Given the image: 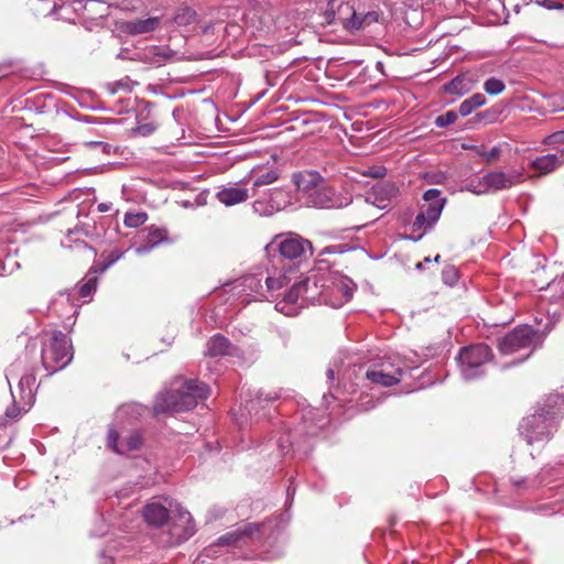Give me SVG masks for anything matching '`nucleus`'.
I'll return each instance as SVG.
<instances>
[{
    "mask_svg": "<svg viewBox=\"0 0 564 564\" xmlns=\"http://www.w3.org/2000/svg\"><path fill=\"white\" fill-rule=\"evenodd\" d=\"M344 4L341 0H328L327 7L323 12L324 21L327 24H337L339 18V6Z\"/></svg>",
    "mask_w": 564,
    "mask_h": 564,
    "instance_id": "28",
    "label": "nucleus"
},
{
    "mask_svg": "<svg viewBox=\"0 0 564 564\" xmlns=\"http://www.w3.org/2000/svg\"><path fill=\"white\" fill-rule=\"evenodd\" d=\"M213 28H214V25H213V24H207V25H205V26H204V29H203V33H204V34H208V33H209V31H210Z\"/></svg>",
    "mask_w": 564,
    "mask_h": 564,
    "instance_id": "54",
    "label": "nucleus"
},
{
    "mask_svg": "<svg viewBox=\"0 0 564 564\" xmlns=\"http://www.w3.org/2000/svg\"><path fill=\"white\" fill-rule=\"evenodd\" d=\"M457 118H458L457 112H455L454 110H448L445 113L436 117L435 124L438 128H444V127L453 124L457 120Z\"/></svg>",
    "mask_w": 564,
    "mask_h": 564,
    "instance_id": "37",
    "label": "nucleus"
},
{
    "mask_svg": "<svg viewBox=\"0 0 564 564\" xmlns=\"http://www.w3.org/2000/svg\"><path fill=\"white\" fill-rule=\"evenodd\" d=\"M235 347L228 338L216 334L206 343L205 356L216 358L232 355Z\"/></svg>",
    "mask_w": 564,
    "mask_h": 564,
    "instance_id": "16",
    "label": "nucleus"
},
{
    "mask_svg": "<svg viewBox=\"0 0 564 564\" xmlns=\"http://www.w3.org/2000/svg\"><path fill=\"white\" fill-rule=\"evenodd\" d=\"M398 193L399 188L395 186V184L390 182L378 184L373 187L372 192L375 200L380 208H386L387 202L395 198Z\"/></svg>",
    "mask_w": 564,
    "mask_h": 564,
    "instance_id": "21",
    "label": "nucleus"
},
{
    "mask_svg": "<svg viewBox=\"0 0 564 564\" xmlns=\"http://www.w3.org/2000/svg\"><path fill=\"white\" fill-rule=\"evenodd\" d=\"M173 20L180 26H187L197 21V12L189 7H182L177 9Z\"/></svg>",
    "mask_w": 564,
    "mask_h": 564,
    "instance_id": "27",
    "label": "nucleus"
},
{
    "mask_svg": "<svg viewBox=\"0 0 564 564\" xmlns=\"http://www.w3.org/2000/svg\"><path fill=\"white\" fill-rule=\"evenodd\" d=\"M280 254L290 260L306 259L312 256V243L295 234L286 235L279 243Z\"/></svg>",
    "mask_w": 564,
    "mask_h": 564,
    "instance_id": "6",
    "label": "nucleus"
},
{
    "mask_svg": "<svg viewBox=\"0 0 564 564\" xmlns=\"http://www.w3.org/2000/svg\"><path fill=\"white\" fill-rule=\"evenodd\" d=\"M458 278V270L454 265H447L442 271V280L447 285H454Z\"/></svg>",
    "mask_w": 564,
    "mask_h": 564,
    "instance_id": "38",
    "label": "nucleus"
},
{
    "mask_svg": "<svg viewBox=\"0 0 564 564\" xmlns=\"http://www.w3.org/2000/svg\"><path fill=\"white\" fill-rule=\"evenodd\" d=\"M279 398H280V393L276 391H272V392H268V393L259 392L257 400H251L249 402L248 408H249V410H253L257 404L261 405L262 402H274Z\"/></svg>",
    "mask_w": 564,
    "mask_h": 564,
    "instance_id": "35",
    "label": "nucleus"
},
{
    "mask_svg": "<svg viewBox=\"0 0 564 564\" xmlns=\"http://www.w3.org/2000/svg\"><path fill=\"white\" fill-rule=\"evenodd\" d=\"M375 368H377L378 370H380L383 373H389V375L397 377V379H399V381L401 380V377L404 372V369L399 359L388 358L387 360H382Z\"/></svg>",
    "mask_w": 564,
    "mask_h": 564,
    "instance_id": "26",
    "label": "nucleus"
},
{
    "mask_svg": "<svg viewBox=\"0 0 564 564\" xmlns=\"http://www.w3.org/2000/svg\"><path fill=\"white\" fill-rule=\"evenodd\" d=\"M85 145L90 149H100L101 152L107 154L112 151V145L102 141H87Z\"/></svg>",
    "mask_w": 564,
    "mask_h": 564,
    "instance_id": "45",
    "label": "nucleus"
},
{
    "mask_svg": "<svg viewBox=\"0 0 564 564\" xmlns=\"http://www.w3.org/2000/svg\"><path fill=\"white\" fill-rule=\"evenodd\" d=\"M486 116H487V112H478L476 117H477L478 119H482V118H485Z\"/></svg>",
    "mask_w": 564,
    "mask_h": 564,
    "instance_id": "56",
    "label": "nucleus"
},
{
    "mask_svg": "<svg viewBox=\"0 0 564 564\" xmlns=\"http://www.w3.org/2000/svg\"><path fill=\"white\" fill-rule=\"evenodd\" d=\"M366 176H370L373 178H380L386 175V169L382 166H372L369 167L367 172L364 173Z\"/></svg>",
    "mask_w": 564,
    "mask_h": 564,
    "instance_id": "47",
    "label": "nucleus"
},
{
    "mask_svg": "<svg viewBox=\"0 0 564 564\" xmlns=\"http://www.w3.org/2000/svg\"><path fill=\"white\" fill-rule=\"evenodd\" d=\"M209 394V387L198 380H185L182 388L161 393L154 404V411L183 412L193 410L198 401L206 400Z\"/></svg>",
    "mask_w": 564,
    "mask_h": 564,
    "instance_id": "2",
    "label": "nucleus"
},
{
    "mask_svg": "<svg viewBox=\"0 0 564 564\" xmlns=\"http://www.w3.org/2000/svg\"><path fill=\"white\" fill-rule=\"evenodd\" d=\"M465 189L476 195H484L488 193L484 176L477 182L471 181L468 184H466Z\"/></svg>",
    "mask_w": 564,
    "mask_h": 564,
    "instance_id": "40",
    "label": "nucleus"
},
{
    "mask_svg": "<svg viewBox=\"0 0 564 564\" xmlns=\"http://www.w3.org/2000/svg\"><path fill=\"white\" fill-rule=\"evenodd\" d=\"M564 414V398L560 394L547 395L534 414L524 417L520 424V433L528 444L546 442Z\"/></svg>",
    "mask_w": 564,
    "mask_h": 564,
    "instance_id": "1",
    "label": "nucleus"
},
{
    "mask_svg": "<svg viewBox=\"0 0 564 564\" xmlns=\"http://www.w3.org/2000/svg\"><path fill=\"white\" fill-rule=\"evenodd\" d=\"M443 208L444 200L427 204V206L416 215L413 221V229L422 230L423 232L431 229L438 220Z\"/></svg>",
    "mask_w": 564,
    "mask_h": 564,
    "instance_id": "9",
    "label": "nucleus"
},
{
    "mask_svg": "<svg viewBox=\"0 0 564 564\" xmlns=\"http://www.w3.org/2000/svg\"><path fill=\"white\" fill-rule=\"evenodd\" d=\"M290 280L285 274H279V276H268L265 279V288L268 292H274L281 290L283 286L289 284Z\"/></svg>",
    "mask_w": 564,
    "mask_h": 564,
    "instance_id": "31",
    "label": "nucleus"
},
{
    "mask_svg": "<svg viewBox=\"0 0 564 564\" xmlns=\"http://www.w3.org/2000/svg\"><path fill=\"white\" fill-rule=\"evenodd\" d=\"M33 380H34L33 377L26 376V377L21 379L20 383L23 384L25 382V383L30 384V382L33 381Z\"/></svg>",
    "mask_w": 564,
    "mask_h": 564,
    "instance_id": "53",
    "label": "nucleus"
},
{
    "mask_svg": "<svg viewBox=\"0 0 564 564\" xmlns=\"http://www.w3.org/2000/svg\"><path fill=\"white\" fill-rule=\"evenodd\" d=\"M357 14L358 12L354 2H344V4L339 6V18L337 24H340L349 32L359 31L361 24L357 21Z\"/></svg>",
    "mask_w": 564,
    "mask_h": 564,
    "instance_id": "18",
    "label": "nucleus"
},
{
    "mask_svg": "<svg viewBox=\"0 0 564 564\" xmlns=\"http://www.w3.org/2000/svg\"><path fill=\"white\" fill-rule=\"evenodd\" d=\"M170 533L176 543L188 540L195 533V524L188 511L178 509L177 516L172 520Z\"/></svg>",
    "mask_w": 564,
    "mask_h": 564,
    "instance_id": "8",
    "label": "nucleus"
},
{
    "mask_svg": "<svg viewBox=\"0 0 564 564\" xmlns=\"http://www.w3.org/2000/svg\"><path fill=\"white\" fill-rule=\"evenodd\" d=\"M227 32L239 33L240 26L238 24H230L226 26Z\"/></svg>",
    "mask_w": 564,
    "mask_h": 564,
    "instance_id": "52",
    "label": "nucleus"
},
{
    "mask_svg": "<svg viewBox=\"0 0 564 564\" xmlns=\"http://www.w3.org/2000/svg\"><path fill=\"white\" fill-rule=\"evenodd\" d=\"M423 264H424V262H417L415 267H416L417 270H422L423 269Z\"/></svg>",
    "mask_w": 564,
    "mask_h": 564,
    "instance_id": "58",
    "label": "nucleus"
},
{
    "mask_svg": "<svg viewBox=\"0 0 564 564\" xmlns=\"http://www.w3.org/2000/svg\"><path fill=\"white\" fill-rule=\"evenodd\" d=\"M545 143H547V144L564 143V131H557V132L550 134L545 139Z\"/></svg>",
    "mask_w": 564,
    "mask_h": 564,
    "instance_id": "48",
    "label": "nucleus"
},
{
    "mask_svg": "<svg viewBox=\"0 0 564 564\" xmlns=\"http://www.w3.org/2000/svg\"><path fill=\"white\" fill-rule=\"evenodd\" d=\"M98 209H99L100 212H106L108 208L105 206V204H100V205L98 206Z\"/></svg>",
    "mask_w": 564,
    "mask_h": 564,
    "instance_id": "57",
    "label": "nucleus"
},
{
    "mask_svg": "<svg viewBox=\"0 0 564 564\" xmlns=\"http://www.w3.org/2000/svg\"><path fill=\"white\" fill-rule=\"evenodd\" d=\"M506 88L505 83L496 77H490L484 83V89L489 95H499L501 94Z\"/></svg>",
    "mask_w": 564,
    "mask_h": 564,
    "instance_id": "32",
    "label": "nucleus"
},
{
    "mask_svg": "<svg viewBox=\"0 0 564 564\" xmlns=\"http://www.w3.org/2000/svg\"><path fill=\"white\" fill-rule=\"evenodd\" d=\"M366 378L371 382L382 387H392L399 383V379H397V377L389 373H383L377 368L367 370Z\"/></svg>",
    "mask_w": 564,
    "mask_h": 564,
    "instance_id": "24",
    "label": "nucleus"
},
{
    "mask_svg": "<svg viewBox=\"0 0 564 564\" xmlns=\"http://www.w3.org/2000/svg\"><path fill=\"white\" fill-rule=\"evenodd\" d=\"M441 191L440 189H436V188H430L427 189L424 194H423V198L425 202H427L429 204L430 203H434V202H437V200H444V204L446 203V198L444 197H441Z\"/></svg>",
    "mask_w": 564,
    "mask_h": 564,
    "instance_id": "43",
    "label": "nucleus"
},
{
    "mask_svg": "<svg viewBox=\"0 0 564 564\" xmlns=\"http://www.w3.org/2000/svg\"><path fill=\"white\" fill-rule=\"evenodd\" d=\"M291 200L290 192L284 188L275 187L269 191L268 202L275 213L288 207Z\"/></svg>",
    "mask_w": 564,
    "mask_h": 564,
    "instance_id": "22",
    "label": "nucleus"
},
{
    "mask_svg": "<svg viewBox=\"0 0 564 564\" xmlns=\"http://www.w3.org/2000/svg\"><path fill=\"white\" fill-rule=\"evenodd\" d=\"M492 351L486 344H476L460 349L457 360L463 377L467 380L484 373V365L490 361Z\"/></svg>",
    "mask_w": 564,
    "mask_h": 564,
    "instance_id": "5",
    "label": "nucleus"
},
{
    "mask_svg": "<svg viewBox=\"0 0 564 564\" xmlns=\"http://www.w3.org/2000/svg\"><path fill=\"white\" fill-rule=\"evenodd\" d=\"M321 282H323V279H317L316 276L306 278L300 282L303 292V303L314 304L327 301L325 285Z\"/></svg>",
    "mask_w": 564,
    "mask_h": 564,
    "instance_id": "11",
    "label": "nucleus"
},
{
    "mask_svg": "<svg viewBox=\"0 0 564 564\" xmlns=\"http://www.w3.org/2000/svg\"><path fill=\"white\" fill-rule=\"evenodd\" d=\"M96 279H89L85 283H83L78 289V294L80 297L89 296L96 290Z\"/></svg>",
    "mask_w": 564,
    "mask_h": 564,
    "instance_id": "41",
    "label": "nucleus"
},
{
    "mask_svg": "<svg viewBox=\"0 0 564 564\" xmlns=\"http://www.w3.org/2000/svg\"><path fill=\"white\" fill-rule=\"evenodd\" d=\"M543 340L544 336L539 330L522 325L501 337L498 341V349L503 355L521 352L520 361H523L542 345Z\"/></svg>",
    "mask_w": 564,
    "mask_h": 564,
    "instance_id": "3",
    "label": "nucleus"
},
{
    "mask_svg": "<svg viewBox=\"0 0 564 564\" xmlns=\"http://www.w3.org/2000/svg\"><path fill=\"white\" fill-rule=\"evenodd\" d=\"M379 19V13L376 11H368L366 13H358L357 21L360 22V30L369 26L370 24L377 22Z\"/></svg>",
    "mask_w": 564,
    "mask_h": 564,
    "instance_id": "39",
    "label": "nucleus"
},
{
    "mask_svg": "<svg viewBox=\"0 0 564 564\" xmlns=\"http://www.w3.org/2000/svg\"><path fill=\"white\" fill-rule=\"evenodd\" d=\"M42 365L48 373L64 369L73 359L72 344L59 330L52 333L42 347Z\"/></svg>",
    "mask_w": 564,
    "mask_h": 564,
    "instance_id": "4",
    "label": "nucleus"
},
{
    "mask_svg": "<svg viewBox=\"0 0 564 564\" xmlns=\"http://www.w3.org/2000/svg\"><path fill=\"white\" fill-rule=\"evenodd\" d=\"M430 261H431V259H430L429 257H426V258L424 259V262H430Z\"/></svg>",
    "mask_w": 564,
    "mask_h": 564,
    "instance_id": "60",
    "label": "nucleus"
},
{
    "mask_svg": "<svg viewBox=\"0 0 564 564\" xmlns=\"http://www.w3.org/2000/svg\"><path fill=\"white\" fill-rule=\"evenodd\" d=\"M480 155L484 156L487 162H492L500 155V149L498 147H494L490 151L484 152Z\"/></svg>",
    "mask_w": 564,
    "mask_h": 564,
    "instance_id": "49",
    "label": "nucleus"
},
{
    "mask_svg": "<svg viewBox=\"0 0 564 564\" xmlns=\"http://www.w3.org/2000/svg\"><path fill=\"white\" fill-rule=\"evenodd\" d=\"M260 529V525L257 523H248L240 528H238L235 531L228 532L220 536L217 540V545H235L237 542H239L245 536H252L256 532H258Z\"/></svg>",
    "mask_w": 564,
    "mask_h": 564,
    "instance_id": "20",
    "label": "nucleus"
},
{
    "mask_svg": "<svg viewBox=\"0 0 564 564\" xmlns=\"http://www.w3.org/2000/svg\"><path fill=\"white\" fill-rule=\"evenodd\" d=\"M486 104V98L482 94H474L470 98L464 100L458 108V113L466 117L473 112L474 109L481 107Z\"/></svg>",
    "mask_w": 564,
    "mask_h": 564,
    "instance_id": "25",
    "label": "nucleus"
},
{
    "mask_svg": "<svg viewBox=\"0 0 564 564\" xmlns=\"http://www.w3.org/2000/svg\"><path fill=\"white\" fill-rule=\"evenodd\" d=\"M120 443L119 442V435L118 433L113 430V429H110L109 432H108V436H107V446L119 454V449H120Z\"/></svg>",
    "mask_w": 564,
    "mask_h": 564,
    "instance_id": "42",
    "label": "nucleus"
},
{
    "mask_svg": "<svg viewBox=\"0 0 564 564\" xmlns=\"http://www.w3.org/2000/svg\"><path fill=\"white\" fill-rule=\"evenodd\" d=\"M253 212L260 216H272L275 212L270 206L268 199L259 198L252 204Z\"/></svg>",
    "mask_w": 564,
    "mask_h": 564,
    "instance_id": "36",
    "label": "nucleus"
},
{
    "mask_svg": "<svg viewBox=\"0 0 564 564\" xmlns=\"http://www.w3.org/2000/svg\"><path fill=\"white\" fill-rule=\"evenodd\" d=\"M142 444V438L139 432H132L127 438L121 441L119 454H127L138 449Z\"/></svg>",
    "mask_w": 564,
    "mask_h": 564,
    "instance_id": "29",
    "label": "nucleus"
},
{
    "mask_svg": "<svg viewBox=\"0 0 564 564\" xmlns=\"http://www.w3.org/2000/svg\"><path fill=\"white\" fill-rule=\"evenodd\" d=\"M310 203L318 208H341L347 206L350 199L337 195L336 191L323 181V183L312 192Z\"/></svg>",
    "mask_w": 564,
    "mask_h": 564,
    "instance_id": "7",
    "label": "nucleus"
},
{
    "mask_svg": "<svg viewBox=\"0 0 564 564\" xmlns=\"http://www.w3.org/2000/svg\"><path fill=\"white\" fill-rule=\"evenodd\" d=\"M440 259H441V256H440V254H437V256H435L434 261H435V262H440Z\"/></svg>",
    "mask_w": 564,
    "mask_h": 564,
    "instance_id": "59",
    "label": "nucleus"
},
{
    "mask_svg": "<svg viewBox=\"0 0 564 564\" xmlns=\"http://www.w3.org/2000/svg\"><path fill=\"white\" fill-rule=\"evenodd\" d=\"M155 129H156V126L154 123L148 122V123L139 124L134 129V132L139 135L147 137V135L152 134L155 131Z\"/></svg>",
    "mask_w": 564,
    "mask_h": 564,
    "instance_id": "44",
    "label": "nucleus"
},
{
    "mask_svg": "<svg viewBox=\"0 0 564 564\" xmlns=\"http://www.w3.org/2000/svg\"><path fill=\"white\" fill-rule=\"evenodd\" d=\"M327 378H328L329 380H333V379H334V370H333V369H328V370H327Z\"/></svg>",
    "mask_w": 564,
    "mask_h": 564,
    "instance_id": "55",
    "label": "nucleus"
},
{
    "mask_svg": "<svg viewBox=\"0 0 564 564\" xmlns=\"http://www.w3.org/2000/svg\"><path fill=\"white\" fill-rule=\"evenodd\" d=\"M530 165L539 175L550 174L564 165V149L558 150L556 153L538 156L531 161Z\"/></svg>",
    "mask_w": 564,
    "mask_h": 564,
    "instance_id": "10",
    "label": "nucleus"
},
{
    "mask_svg": "<svg viewBox=\"0 0 564 564\" xmlns=\"http://www.w3.org/2000/svg\"><path fill=\"white\" fill-rule=\"evenodd\" d=\"M6 415L8 417L14 419V417H17L19 415V411L14 406L13 408H9L6 411Z\"/></svg>",
    "mask_w": 564,
    "mask_h": 564,
    "instance_id": "51",
    "label": "nucleus"
},
{
    "mask_svg": "<svg viewBox=\"0 0 564 564\" xmlns=\"http://www.w3.org/2000/svg\"><path fill=\"white\" fill-rule=\"evenodd\" d=\"M299 299H302L303 300V292H302V289H301V283H295L290 290L289 292L285 294L284 296V300H283V303L284 304H294L299 301ZM282 305V302L278 303L276 304V308L280 310V311H283L284 307L281 306Z\"/></svg>",
    "mask_w": 564,
    "mask_h": 564,
    "instance_id": "30",
    "label": "nucleus"
},
{
    "mask_svg": "<svg viewBox=\"0 0 564 564\" xmlns=\"http://www.w3.org/2000/svg\"><path fill=\"white\" fill-rule=\"evenodd\" d=\"M540 4L549 10L563 9V4L561 2H556V1H552V0H543Z\"/></svg>",
    "mask_w": 564,
    "mask_h": 564,
    "instance_id": "50",
    "label": "nucleus"
},
{
    "mask_svg": "<svg viewBox=\"0 0 564 564\" xmlns=\"http://www.w3.org/2000/svg\"><path fill=\"white\" fill-rule=\"evenodd\" d=\"M216 198L229 207L246 202L249 198V192L245 187L227 186L216 193Z\"/></svg>",
    "mask_w": 564,
    "mask_h": 564,
    "instance_id": "17",
    "label": "nucleus"
},
{
    "mask_svg": "<svg viewBox=\"0 0 564 564\" xmlns=\"http://www.w3.org/2000/svg\"><path fill=\"white\" fill-rule=\"evenodd\" d=\"M148 219L145 213H127L124 216V225L131 228H137L143 225Z\"/></svg>",
    "mask_w": 564,
    "mask_h": 564,
    "instance_id": "34",
    "label": "nucleus"
},
{
    "mask_svg": "<svg viewBox=\"0 0 564 564\" xmlns=\"http://www.w3.org/2000/svg\"><path fill=\"white\" fill-rule=\"evenodd\" d=\"M142 514L145 522L154 528H160L166 524L170 519V512L167 508L156 501L147 503L143 507Z\"/></svg>",
    "mask_w": 564,
    "mask_h": 564,
    "instance_id": "13",
    "label": "nucleus"
},
{
    "mask_svg": "<svg viewBox=\"0 0 564 564\" xmlns=\"http://www.w3.org/2000/svg\"><path fill=\"white\" fill-rule=\"evenodd\" d=\"M243 284L246 288L250 289L251 291H254L256 293H259L260 290L262 289L260 280H258L256 276L245 278Z\"/></svg>",
    "mask_w": 564,
    "mask_h": 564,
    "instance_id": "46",
    "label": "nucleus"
},
{
    "mask_svg": "<svg viewBox=\"0 0 564 564\" xmlns=\"http://www.w3.org/2000/svg\"><path fill=\"white\" fill-rule=\"evenodd\" d=\"M477 80L468 74H462L444 85V91L451 95L463 96L476 86Z\"/></svg>",
    "mask_w": 564,
    "mask_h": 564,
    "instance_id": "19",
    "label": "nucleus"
},
{
    "mask_svg": "<svg viewBox=\"0 0 564 564\" xmlns=\"http://www.w3.org/2000/svg\"><path fill=\"white\" fill-rule=\"evenodd\" d=\"M292 181L296 185L297 189L307 194L308 198L313 191H315L322 183L323 177L315 171H305L294 173Z\"/></svg>",
    "mask_w": 564,
    "mask_h": 564,
    "instance_id": "15",
    "label": "nucleus"
},
{
    "mask_svg": "<svg viewBox=\"0 0 564 564\" xmlns=\"http://www.w3.org/2000/svg\"><path fill=\"white\" fill-rule=\"evenodd\" d=\"M161 18L152 17L148 19H137L126 21L121 24V31L128 35H142L153 33L160 28Z\"/></svg>",
    "mask_w": 564,
    "mask_h": 564,
    "instance_id": "12",
    "label": "nucleus"
},
{
    "mask_svg": "<svg viewBox=\"0 0 564 564\" xmlns=\"http://www.w3.org/2000/svg\"><path fill=\"white\" fill-rule=\"evenodd\" d=\"M252 173L256 175L253 181V187H261L265 185H270L279 180L280 172L276 169H253Z\"/></svg>",
    "mask_w": 564,
    "mask_h": 564,
    "instance_id": "23",
    "label": "nucleus"
},
{
    "mask_svg": "<svg viewBox=\"0 0 564 564\" xmlns=\"http://www.w3.org/2000/svg\"><path fill=\"white\" fill-rule=\"evenodd\" d=\"M487 192L502 191L512 187L519 182V175L506 174L501 171H492L484 175Z\"/></svg>",
    "mask_w": 564,
    "mask_h": 564,
    "instance_id": "14",
    "label": "nucleus"
},
{
    "mask_svg": "<svg viewBox=\"0 0 564 564\" xmlns=\"http://www.w3.org/2000/svg\"><path fill=\"white\" fill-rule=\"evenodd\" d=\"M165 240H167L166 230L160 228H151L149 230L147 243L150 246V248H153Z\"/></svg>",
    "mask_w": 564,
    "mask_h": 564,
    "instance_id": "33",
    "label": "nucleus"
}]
</instances>
